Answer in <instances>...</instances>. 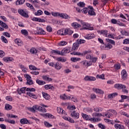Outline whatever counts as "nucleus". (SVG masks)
<instances>
[{
  "mask_svg": "<svg viewBox=\"0 0 129 129\" xmlns=\"http://www.w3.org/2000/svg\"><path fill=\"white\" fill-rule=\"evenodd\" d=\"M82 116L83 117L84 119L86 120H90L91 121H93L95 122H96L97 121H99V119L97 118H90V116L84 114V113H82Z\"/></svg>",
  "mask_w": 129,
  "mask_h": 129,
  "instance_id": "obj_1",
  "label": "nucleus"
},
{
  "mask_svg": "<svg viewBox=\"0 0 129 129\" xmlns=\"http://www.w3.org/2000/svg\"><path fill=\"white\" fill-rule=\"evenodd\" d=\"M18 13L22 17H25V18H29V15L26 13L23 9H20L18 10Z\"/></svg>",
  "mask_w": 129,
  "mask_h": 129,
  "instance_id": "obj_2",
  "label": "nucleus"
},
{
  "mask_svg": "<svg viewBox=\"0 0 129 129\" xmlns=\"http://www.w3.org/2000/svg\"><path fill=\"white\" fill-rule=\"evenodd\" d=\"M88 8L89 9H90L88 12V15H89L90 16H95L96 14L94 12V9H93V7L91 6H89Z\"/></svg>",
  "mask_w": 129,
  "mask_h": 129,
  "instance_id": "obj_3",
  "label": "nucleus"
},
{
  "mask_svg": "<svg viewBox=\"0 0 129 129\" xmlns=\"http://www.w3.org/2000/svg\"><path fill=\"white\" fill-rule=\"evenodd\" d=\"M36 34L38 35H45L46 32L42 28L40 27H37Z\"/></svg>",
  "mask_w": 129,
  "mask_h": 129,
  "instance_id": "obj_4",
  "label": "nucleus"
},
{
  "mask_svg": "<svg viewBox=\"0 0 129 129\" xmlns=\"http://www.w3.org/2000/svg\"><path fill=\"white\" fill-rule=\"evenodd\" d=\"M84 80L85 81H95L96 78L94 77L87 76L84 78Z\"/></svg>",
  "mask_w": 129,
  "mask_h": 129,
  "instance_id": "obj_5",
  "label": "nucleus"
},
{
  "mask_svg": "<svg viewBox=\"0 0 129 129\" xmlns=\"http://www.w3.org/2000/svg\"><path fill=\"white\" fill-rule=\"evenodd\" d=\"M121 78L123 80H126L127 79V73L125 70H123L121 72Z\"/></svg>",
  "mask_w": 129,
  "mask_h": 129,
  "instance_id": "obj_6",
  "label": "nucleus"
},
{
  "mask_svg": "<svg viewBox=\"0 0 129 129\" xmlns=\"http://www.w3.org/2000/svg\"><path fill=\"white\" fill-rule=\"evenodd\" d=\"M71 116L74 117L76 119H78V118H79V113L76 111H73L71 113Z\"/></svg>",
  "mask_w": 129,
  "mask_h": 129,
  "instance_id": "obj_7",
  "label": "nucleus"
},
{
  "mask_svg": "<svg viewBox=\"0 0 129 129\" xmlns=\"http://www.w3.org/2000/svg\"><path fill=\"white\" fill-rule=\"evenodd\" d=\"M82 63L86 67H89V66H91L92 65V62L91 61L89 60H84L82 61Z\"/></svg>",
  "mask_w": 129,
  "mask_h": 129,
  "instance_id": "obj_8",
  "label": "nucleus"
},
{
  "mask_svg": "<svg viewBox=\"0 0 129 129\" xmlns=\"http://www.w3.org/2000/svg\"><path fill=\"white\" fill-rule=\"evenodd\" d=\"M70 53V47H66L61 50V56H63L64 54H67Z\"/></svg>",
  "mask_w": 129,
  "mask_h": 129,
  "instance_id": "obj_9",
  "label": "nucleus"
},
{
  "mask_svg": "<svg viewBox=\"0 0 129 129\" xmlns=\"http://www.w3.org/2000/svg\"><path fill=\"white\" fill-rule=\"evenodd\" d=\"M59 17L62 19H65L66 20H69V19H70L69 15H67L66 13H60Z\"/></svg>",
  "mask_w": 129,
  "mask_h": 129,
  "instance_id": "obj_10",
  "label": "nucleus"
},
{
  "mask_svg": "<svg viewBox=\"0 0 129 129\" xmlns=\"http://www.w3.org/2000/svg\"><path fill=\"white\" fill-rule=\"evenodd\" d=\"M39 107H40V106H33L32 108H29L28 110H29L30 111H32V112H35L37 111V110H39Z\"/></svg>",
  "mask_w": 129,
  "mask_h": 129,
  "instance_id": "obj_11",
  "label": "nucleus"
},
{
  "mask_svg": "<svg viewBox=\"0 0 129 129\" xmlns=\"http://www.w3.org/2000/svg\"><path fill=\"white\" fill-rule=\"evenodd\" d=\"M62 118L64 119L65 120H67L68 121H69L71 123H74V119H72V118L69 117V116H63L62 117Z\"/></svg>",
  "mask_w": 129,
  "mask_h": 129,
  "instance_id": "obj_12",
  "label": "nucleus"
},
{
  "mask_svg": "<svg viewBox=\"0 0 129 129\" xmlns=\"http://www.w3.org/2000/svg\"><path fill=\"white\" fill-rule=\"evenodd\" d=\"M86 39H87L88 40H90L91 39H93V38L95 37V35L93 33H90L87 35H86L85 36Z\"/></svg>",
  "mask_w": 129,
  "mask_h": 129,
  "instance_id": "obj_13",
  "label": "nucleus"
},
{
  "mask_svg": "<svg viewBox=\"0 0 129 129\" xmlns=\"http://www.w3.org/2000/svg\"><path fill=\"white\" fill-rule=\"evenodd\" d=\"M72 27L74 28V29H78V28H81V25L77 23V22H74L71 24Z\"/></svg>",
  "mask_w": 129,
  "mask_h": 129,
  "instance_id": "obj_14",
  "label": "nucleus"
},
{
  "mask_svg": "<svg viewBox=\"0 0 129 129\" xmlns=\"http://www.w3.org/2000/svg\"><path fill=\"white\" fill-rule=\"evenodd\" d=\"M26 87L21 88L20 89H17V92L18 94H22V93H26Z\"/></svg>",
  "mask_w": 129,
  "mask_h": 129,
  "instance_id": "obj_15",
  "label": "nucleus"
},
{
  "mask_svg": "<svg viewBox=\"0 0 129 129\" xmlns=\"http://www.w3.org/2000/svg\"><path fill=\"white\" fill-rule=\"evenodd\" d=\"M126 86L121 84L120 89H122V92L124 93H128V91L126 89Z\"/></svg>",
  "mask_w": 129,
  "mask_h": 129,
  "instance_id": "obj_16",
  "label": "nucleus"
},
{
  "mask_svg": "<svg viewBox=\"0 0 129 129\" xmlns=\"http://www.w3.org/2000/svg\"><path fill=\"white\" fill-rule=\"evenodd\" d=\"M51 53L52 55H62L61 51H60L58 50H52L51 51Z\"/></svg>",
  "mask_w": 129,
  "mask_h": 129,
  "instance_id": "obj_17",
  "label": "nucleus"
},
{
  "mask_svg": "<svg viewBox=\"0 0 129 129\" xmlns=\"http://www.w3.org/2000/svg\"><path fill=\"white\" fill-rule=\"evenodd\" d=\"M93 91L94 92H96V93H100V94H103L104 93L103 91L101 90L100 89H97L95 88H93Z\"/></svg>",
  "mask_w": 129,
  "mask_h": 129,
  "instance_id": "obj_18",
  "label": "nucleus"
},
{
  "mask_svg": "<svg viewBox=\"0 0 129 129\" xmlns=\"http://www.w3.org/2000/svg\"><path fill=\"white\" fill-rule=\"evenodd\" d=\"M60 98L61 99H62V100H66V99H70L71 98V96H67L66 94H64L60 95Z\"/></svg>",
  "mask_w": 129,
  "mask_h": 129,
  "instance_id": "obj_19",
  "label": "nucleus"
},
{
  "mask_svg": "<svg viewBox=\"0 0 129 129\" xmlns=\"http://www.w3.org/2000/svg\"><path fill=\"white\" fill-rule=\"evenodd\" d=\"M79 47V44L77 42H76L73 44L72 50L73 51H75V50H77V49H78Z\"/></svg>",
  "mask_w": 129,
  "mask_h": 129,
  "instance_id": "obj_20",
  "label": "nucleus"
},
{
  "mask_svg": "<svg viewBox=\"0 0 129 129\" xmlns=\"http://www.w3.org/2000/svg\"><path fill=\"white\" fill-rule=\"evenodd\" d=\"M54 68L56 69V70H60V69L62 68V65L60 63L57 62L54 64Z\"/></svg>",
  "mask_w": 129,
  "mask_h": 129,
  "instance_id": "obj_21",
  "label": "nucleus"
},
{
  "mask_svg": "<svg viewBox=\"0 0 129 129\" xmlns=\"http://www.w3.org/2000/svg\"><path fill=\"white\" fill-rule=\"evenodd\" d=\"M20 122L22 124H27L29 123V120L27 118H24L20 120Z\"/></svg>",
  "mask_w": 129,
  "mask_h": 129,
  "instance_id": "obj_22",
  "label": "nucleus"
},
{
  "mask_svg": "<svg viewBox=\"0 0 129 129\" xmlns=\"http://www.w3.org/2000/svg\"><path fill=\"white\" fill-rule=\"evenodd\" d=\"M82 26L83 29H84L85 30H87V29H88V27H89V24L86 22H83L82 23Z\"/></svg>",
  "mask_w": 129,
  "mask_h": 129,
  "instance_id": "obj_23",
  "label": "nucleus"
},
{
  "mask_svg": "<svg viewBox=\"0 0 129 129\" xmlns=\"http://www.w3.org/2000/svg\"><path fill=\"white\" fill-rule=\"evenodd\" d=\"M44 88H45V89H46V90H48V89L53 90L55 88L53 86H52V85H46L44 86Z\"/></svg>",
  "mask_w": 129,
  "mask_h": 129,
  "instance_id": "obj_24",
  "label": "nucleus"
},
{
  "mask_svg": "<svg viewBox=\"0 0 129 129\" xmlns=\"http://www.w3.org/2000/svg\"><path fill=\"white\" fill-rule=\"evenodd\" d=\"M15 42L17 44V45H18V46H22V45H23V41H22L20 39H16L15 40Z\"/></svg>",
  "mask_w": 129,
  "mask_h": 129,
  "instance_id": "obj_25",
  "label": "nucleus"
},
{
  "mask_svg": "<svg viewBox=\"0 0 129 129\" xmlns=\"http://www.w3.org/2000/svg\"><path fill=\"white\" fill-rule=\"evenodd\" d=\"M30 52L31 54H37L38 50L34 47H32L30 49Z\"/></svg>",
  "mask_w": 129,
  "mask_h": 129,
  "instance_id": "obj_26",
  "label": "nucleus"
},
{
  "mask_svg": "<svg viewBox=\"0 0 129 129\" xmlns=\"http://www.w3.org/2000/svg\"><path fill=\"white\" fill-rule=\"evenodd\" d=\"M25 0H17L16 2V6H21V5L24 4Z\"/></svg>",
  "mask_w": 129,
  "mask_h": 129,
  "instance_id": "obj_27",
  "label": "nucleus"
},
{
  "mask_svg": "<svg viewBox=\"0 0 129 129\" xmlns=\"http://www.w3.org/2000/svg\"><path fill=\"white\" fill-rule=\"evenodd\" d=\"M114 126L115 127V128L116 129H124V126L121 124H115L114 125Z\"/></svg>",
  "mask_w": 129,
  "mask_h": 129,
  "instance_id": "obj_28",
  "label": "nucleus"
},
{
  "mask_svg": "<svg viewBox=\"0 0 129 129\" xmlns=\"http://www.w3.org/2000/svg\"><path fill=\"white\" fill-rule=\"evenodd\" d=\"M91 54V50H85L83 53H82V56H85V55H89Z\"/></svg>",
  "mask_w": 129,
  "mask_h": 129,
  "instance_id": "obj_29",
  "label": "nucleus"
},
{
  "mask_svg": "<svg viewBox=\"0 0 129 129\" xmlns=\"http://www.w3.org/2000/svg\"><path fill=\"white\" fill-rule=\"evenodd\" d=\"M36 83L38 84V85H44L46 84V82L43 81H41L39 79L36 80Z\"/></svg>",
  "mask_w": 129,
  "mask_h": 129,
  "instance_id": "obj_30",
  "label": "nucleus"
},
{
  "mask_svg": "<svg viewBox=\"0 0 129 129\" xmlns=\"http://www.w3.org/2000/svg\"><path fill=\"white\" fill-rule=\"evenodd\" d=\"M27 95L29 96L30 97H32V98H34V99H37V97L35 94H33V93L28 92L27 93Z\"/></svg>",
  "mask_w": 129,
  "mask_h": 129,
  "instance_id": "obj_31",
  "label": "nucleus"
},
{
  "mask_svg": "<svg viewBox=\"0 0 129 129\" xmlns=\"http://www.w3.org/2000/svg\"><path fill=\"white\" fill-rule=\"evenodd\" d=\"M35 16H42L43 15V11L41 10H39L37 12L34 13Z\"/></svg>",
  "mask_w": 129,
  "mask_h": 129,
  "instance_id": "obj_32",
  "label": "nucleus"
},
{
  "mask_svg": "<svg viewBox=\"0 0 129 129\" xmlns=\"http://www.w3.org/2000/svg\"><path fill=\"white\" fill-rule=\"evenodd\" d=\"M42 79H43V80H46V81H52V79L50 78H49V77L47 76H42Z\"/></svg>",
  "mask_w": 129,
  "mask_h": 129,
  "instance_id": "obj_33",
  "label": "nucleus"
},
{
  "mask_svg": "<svg viewBox=\"0 0 129 129\" xmlns=\"http://www.w3.org/2000/svg\"><path fill=\"white\" fill-rule=\"evenodd\" d=\"M5 121L6 122H9V123H11L12 124H15V123H16V121L14 120L6 119Z\"/></svg>",
  "mask_w": 129,
  "mask_h": 129,
  "instance_id": "obj_34",
  "label": "nucleus"
},
{
  "mask_svg": "<svg viewBox=\"0 0 129 129\" xmlns=\"http://www.w3.org/2000/svg\"><path fill=\"white\" fill-rule=\"evenodd\" d=\"M57 111L58 113H62V114H63V113L65 114L64 110L61 109L60 107L57 108Z\"/></svg>",
  "mask_w": 129,
  "mask_h": 129,
  "instance_id": "obj_35",
  "label": "nucleus"
},
{
  "mask_svg": "<svg viewBox=\"0 0 129 129\" xmlns=\"http://www.w3.org/2000/svg\"><path fill=\"white\" fill-rule=\"evenodd\" d=\"M86 41L85 40L83 39H78L77 40V43L79 45L81 44H84V43H85Z\"/></svg>",
  "mask_w": 129,
  "mask_h": 129,
  "instance_id": "obj_36",
  "label": "nucleus"
},
{
  "mask_svg": "<svg viewBox=\"0 0 129 129\" xmlns=\"http://www.w3.org/2000/svg\"><path fill=\"white\" fill-rule=\"evenodd\" d=\"M12 108H13V106H12V105L8 104H6L5 109H6V110H10L12 109Z\"/></svg>",
  "mask_w": 129,
  "mask_h": 129,
  "instance_id": "obj_37",
  "label": "nucleus"
},
{
  "mask_svg": "<svg viewBox=\"0 0 129 129\" xmlns=\"http://www.w3.org/2000/svg\"><path fill=\"white\" fill-rule=\"evenodd\" d=\"M29 68L30 70H40V69H37L36 67L33 65H29Z\"/></svg>",
  "mask_w": 129,
  "mask_h": 129,
  "instance_id": "obj_38",
  "label": "nucleus"
},
{
  "mask_svg": "<svg viewBox=\"0 0 129 129\" xmlns=\"http://www.w3.org/2000/svg\"><path fill=\"white\" fill-rule=\"evenodd\" d=\"M43 97L45 99H46L48 100L49 99V97H50V96H49V94L46 93H42Z\"/></svg>",
  "mask_w": 129,
  "mask_h": 129,
  "instance_id": "obj_39",
  "label": "nucleus"
},
{
  "mask_svg": "<svg viewBox=\"0 0 129 129\" xmlns=\"http://www.w3.org/2000/svg\"><path fill=\"white\" fill-rule=\"evenodd\" d=\"M53 17H60V13L59 12H51Z\"/></svg>",
  "mask_w": 129,
  "mask_h": 129,
  "instance_id": "obj_40",
  "label": "nucleus"
},
{
  "mask_svg": "<svg viewBox=\"0 0 129 129\" xmlns=\"http://www.w3.org/2000/svg\"><path fill=\"white\" fill-rule=\"evenodd\" d=\"M105 41H106V42H108L109 43H110L112 45H115V42H114L113 40H112L111 39L106 38L105 39Z\"/></svg>",
  "mask_w": 129,
  "mask_h": 129,
  "instance_id": "obj_41",
  "label": "nucleus"
},
{
  "mask_svg": "<svg viewBox=\"0 0 129 129\" xmlns=\"http://www.w3.org/2000/svg\"><path fill=\"white\" fill-rule=\"evenodd\" d=\"M44 116H46V117H48V118H54V116L50 113H45Z\"/></svg>",
  "mask_w": 129,
  "mask_h": 129,
  "instance_id": "obj_42",
  "label": "nucleus"
},
{
  "mask_svg": "<svg viewBox=\"0 0 129 129\" xmlns=\"http://www.w3.org/2000/svg\"><path fill=\"white\" fill-rule=\"evenodd\" d=\"M108 111H110V112H112L113 115H116V114H117V112L114 109H110L108 110Z\"/></svg>",
  "mask_w": 129,
  "mask_h": 129,
  "instance_id": "obj_43",
  "label": "nucleus"
},
{
  "mask_svg": "<svg viewBox=\"0 0 129 129\" xmlns=\"http://www.w3.org/2000/svg\"><path fill=\"white\" fill-rule=\"evenodd\" d=\"M21 33L25 36H28V35H29V33L26 30H22Z\"/></svg>",
  "mask_w": 129,
  "mask_h": 129,
  "instance_id": "obj_44",
  "label": "nucleus"
},
{
  "mask_svg": "<svg viewBox=\"0 0 129 129\" xmlns=\"http://www.w3.org/2000/svg\"><path fill=\"white\" fill-rule=\"evenodd\" d=\"M56 61H58L60 62H66V59H64L62 57H57L56 58Z\"/></svg>",
  "mask_w": 129,
  "mask_h": 129,
  "instance_id": "obj_45",
  "label": "nucleus"
},
{
  "mask_svg": "<svg viewBox=\"0 0 129 129\" xmlns=\"http://www.w3.org/2000/svg\"><path fill=\"white\" fill-rule=\"evenodd\" d=\"M96 78H99V79L104 80L105 79L104 75V74H102L101 75H97V76H96Z\"/></svg>",
  "mask_w": 129,
  "mask_h": 129,
  "instance_id": "obj_46",
  "label": "nucleus"
},
{
  "mask_svg": "<svg viewBox=\"0 0 129 129\" xmlns=\"http://www.w3.org/2000/svg\"><path fill=\"white\" fill-rule=\"evenodd\" d=\"M66 45H67V42L65 41H60L58 43L59 46H65Z\"/></svg>",
  "mask_w": 129,
  "mask_h": 129,
  "instance_id": "obj_47",
  "label": "nucleus"
},
{
  "mask_svg": "<svg viewBox=\"0 0 129 129\" xmlns=\"http://www.w3.org/2000/svg\"><path fill=\"white\" fill-rule=\"evenodd\" d=\"M117 93H113L108 95L109 98H112L115 96H117Z\"/></svg>",
  "mask_w": 129,
  "mask_h": 129,
  "instance_id": "obj_48",
  "label": "nucleus"
},
{
  "mask_svg": "<svg viewBox=\"0 0 129 129\" xmlns=\"http://www.w3.org/2000/svg\"><path fill=\"white\" fill-rule=\"evenodd\" d=\"M26 84H28V85H33V84H34V83H33V80H32V79L27 80Z\"/></svg>",
  "mask_w": 129,
  "mask_h": 129,
  "instance_id": "obj_49",
  "label": "nucleus"
},
{
  "mask_svg": "<svg viewBox=\"0 0 129 129\" xmlns=\"http://www.w3.org/2000/svg\"><path fill=\"white\" fill-rule=\"evenodd\" d=\"M26 6H27L28 8H30L31 10H35V9H34V6H33L30 3H26Z\"/></svg>",
  "mask_w": 129,
  "mask_h": 129,
  "instance_id": "obj_50",
  "label": "nucleus"
},
{
  "mask_svg": "<svg viewBox=\"0 0 129 129\" xmlns=\"http://www.w3.org/2000/svg\"><path fill=\"white\" fill-rule=\"evenodd\" d=\"M121 86V84H116L114 85L115 88L116 89L120 90V87Z\"/></svg>",
  "mask_w": 129,
  "mask_h": 129,
  "instance_id": "obj_51",
  "label": "nucleus"
},
{
  "mask_svg": "<svg viewBox=\"0 0 129 129\" xmlns=\"http://www.w3.org/2000/svg\"><path fill=\"white\" fill-rule=\"evenodd\" d=\"M78 6L80 7V8H84L85 7V4L83 2H80L78 3Z\"/></svg>",
  "mask_w": 129,
  "mask_h": 129,
  "instance_id": "obj_52",
  "label": "nucleus"
},
{
  "mask_svg": "<svg viewBox=\"0 0 129 129\" xmlns=\"http://www.w3.org/2000/svg\"><path fill=\"white\" fill-rule=\"evenodd\" d=\"M114 67L115 69H116V70H118L119 69H120V64L116 63L114 66Z\"/></svg>",
  "mask_w": 129,
  "mask_h": 129,
  "instance_id": "obj_53",
  "label": "nucleus"
},
{
  "mask_svg": "<svg viewBox=\"0 0 129 129\" xmlns=\"http://www.w3.org/2000/svg\"><path fill=\"white\" fill-rule=\"evenodd\" d=\"M104 116H106V117H108V118H110L111 116H112V113L108 112L106 114H105Z\"/></svg>",
  "mask_w": 129,
  "mask_h": 129,
  "instance_id": "obj_54",
  "label": "nucleus"
},
{
  "mask_svg": "<svg viewBox=\"0 0 129 129\" xmlns=\"http://www.w3.org/2000/svg\"><path fill=\"white\" fill-rule=\"evenodd\" d=\"M39 111H42V112H46V111H47V110H46L45 108H43V107H39Z\"/></svg>",
  "mask_w": 129,
  "mask_h": 129,
  "instance_id": "obj_55",
  "label": "nucleus"
},
{
  "mask_svg": "<svg viewBox=\"0 0 129 129\" xmlns=\"http://www.w3.org/2000/svg\"><path fill=\"white\" fill-rule=\"evenodd\" d=\"M26 91H30V92H34V91H36V89L34 88H26Z\"/></svg>",
  "mask_w": 129,
  "mask_h": 129,
  "instance_id": "obj_56",
  "label": "nucleus"
},
{
  "mask_svg": "<svg viewBox=\"0 0 129 129\" xmlns=\"http://www.w3.org/2000/svg\"><path fill=\"white\" fill-rule=\"evenodd\" d=\"M88 8H83L82 10V13H83V14H87V13H88Z\"/></svg>",
  "mask_w": 129,
  "mask_h": 129,
  "instance_id": "obj_57",
  "label": "nucleus"
},
{
  "mask_svg": "<svg viewBox=\"0 0 129 129\" xmlns=\"http://www.w3.org/2000/svg\"><path fill=\"white\" fill-rule=\"evenodd\" d=\"M92 116H102V114H101V113H93L92 114Z\"/></svg>",
  "mask_w": 129,
  "mask_h": 129,
  "instance_id": "obj_58",
  "label": "nucleus"
},
{
  "mask_svg": "<svg viewBox=\"0 0 129 129\" xmlns=\"http://www.w3.org/2000/svg\"><path fill=\"white\" fill-rule=\"evenodd\" d=\"M1 40L2 42H4V43H8V40H7V38H6L4 36H1Z\"/></svg>",
  "mask_w": 129,
  "mask_h": 129,
  "instance_id": "obj_59",
  "label": "nucleus"
},
{
  "mask_svg": "<svg viewBox=\"0 0 129 129\" xmlns=\"http://www.w3.org/2000/svg\"><path fill=\"white\" fill-rule=\"evenodd\" d=\"M111 24H113L114 25L117 24L118 23L117 22V20H116V19H112L111 20Z\"/></svg>",
  "mask_w": 129,
  "mask_h": 129,
  "instance_id": "obj_60",
  "label": "nucleus"
},
{
  "mask_svg": "<svg viewBox=\"0 0 129 129\" xmlns=\"http://www.w3.org/2000/svg\"><path fill=\"white\" fill-rule=\"evenodd\" d=\"M71 61H73V62H77V61H79L80 58L77 57H73L71 58Z\"/></svg>",
  "mask_w": 129,
  "mask_h": 129,
  "instance_id": "obj_61",
  "label": "nucleus"
},
{
  "mask_svg": "<svg viewBox=\"0 0 129 129\" xmlns=\"http://www.w3.org/2000/svg\"><path fill=\"white\" fill-rule=\"evenodd\" d=\"M101 34L102 35H104V36H105V37H107V36H108L107 31H106V30H102L101 31Z\"/></svg>",
  "mask_w": 129,
  "mask_h": 129,
  "instance_id": "obj_62",
  "label": "nucleus"
},
{
  "mask_svg": "<svg viewBox=\"0 0 129 129\" xmlns=\"http://www.w3.org/2000/svg\"><path fill=\"white\" fill-rule=\"evenodd\" d=\"M6 55V53H5V51L3 50H0V57L3 58Z\"/></svg>",
  "mask_w": 129,
  "mask_h": 129,
  "instance_id": "obj_63",
  "label": "nucleus"
},
{
  "mask_svg": "<svg viewBox=\"0 0 129 129\" xmlns=\"http://www.w3.org/2000/svg\"><path fill=\"white\" fill-rule=\"evenodd\" d=\"M46 30L47 32H49V33H50L51 32H52V27H51V26H47L46 27Z\"/></svg>",
  "mask_w": 129,
  "mask_h": 129,
  "instance_id": "obj_64",
  "label": "nucleus"
}]
</instances>
